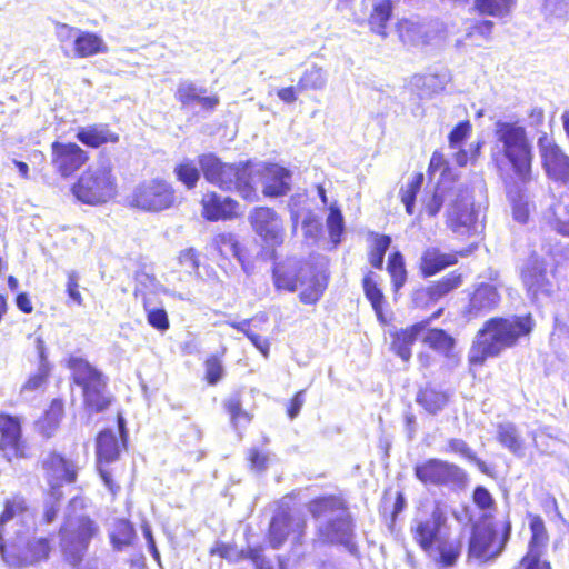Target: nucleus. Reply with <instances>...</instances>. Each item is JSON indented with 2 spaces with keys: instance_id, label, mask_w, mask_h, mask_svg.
<instances>
[{
  "instance_id": "30",
  "label": "nucleus",
  "mask_w": 569,
  "mask_h": 569,
  "mask_svg": "<svg viewBox=\"0 0 569 569\" xmlns=\"http://www.w3.org/2000/svg\"><path fill=\"white\" fill-rule=\"evenodd\" d=\"M76 138L84 146L99 148L107 142H117L119 137L107 126H88L79 128Z\"/></svg>"
},
{
  "instance_id": "32",
  "label": "nucleus",
  "mask_w": 569,
  "mask_h": 569,
  "mask_svg": "<svg viewBox=\"0 0 569 569\" xmlns=\"http://www.w3.org/2000/svg\"><path fill=\"white\" fill-rule=\"evenodd\" d=\"M462 187V184L449 187L445 181L439 182L432 194L425 202L427 213L435 217L440 211L445 201H449V204L452 203V200Z\"/></svg>"
},
{
  "instance_id": "37",
  "label": "nucleus",
  "mask_w": 569,
  "mask_h": 569,
  "mask_svg": "<svg viewBox=\"0 0 569 569\" xmlns=\"http://www.w3.org/2000/svg\"><path fill=\"white\" fill-rule=\"evenodd\" d=\"M423 342L445 357H449L455 347V339L442 329H426Z\"/></svg>"
},
{
  "instance_id": "50",
  "label": "nucleus",
  "mask_w": 569,
  "mask_h": 569,
  "mask_svg": "<svg viewBox=\"0 0 569 569\" xmlns=\"http://www.w3.org/2000/svg\"><path fill=\"white\" fill-rule=\"evenodd\" d=\"M461 282V274L452 272L429 286L427 288V295L431 300H438L449 293L451 290L458 288Z\"/></svg>"
},
{
  "instance_id": "16",
  "label": "nucleus",
  "mask_w": 569,
  "mask_h": 569,
  "mask_svg": "<svg viewBox=\"0 0 569 569\" xmlns=\"http://www.w3.org/2000/svg\"><path fill=\"white\" fill-rule=\"evenodd\" d=\"M97 458L98 470L106 487L114 495L119 490V486L112 479L110 470L103 467L104 463H111L119 458L121 445L116 431L106 429L97 437Z\"/></svg>"
},
{
  "instance_id": "39",
  "label": "nucleus",
  "mask_w": 569,
  "mask_h": 569,
  "mask_svg": "<svg viewBox=\"0 0 569 569\" xmlns=\"http://www.w3.org/2000/svg\"><path fill=\"white\" fill-rule=\"evenodd\" d=\"M327 72L322 68L312 64L303 71L297 83V90L298 92L322 90L327 84Z\"/></svg>"
},
{
  "instance_id": "10",
  "label": "nucleus",
  "mask_w": 569,
  "mask_h": 569,
  "mask_svg": "<svg viewBox=\"0 0 569 569\" xmlns=\"http://www.w3.org/2000/svg\"><path fill=\"white\" fill-rule=\"evenodd\" d=\"M416 478L423 485L448 486L466 482V473L448 461L430 458L415 467Z\"/></svg>"
},
{
  "instance_id": "14",
  "label": "nucleus",
  "mask_w": 569,
  "mask_h": 569,
  "mask_svg": "<svg viewBox=\"0 0 569 569\" xmlns=\"http://www.w3.org/2000/svg\"><path fill=\"white\" fill-rule=\"evenodd\" d=\"M475 224L473 197L468 187H462L449 204L448 226L455 233L463 236L475 230Z\"/></svg>"
},
{
  "instance_id": "40",
  "label": "nucleus",
  "mask_w": 569,
  "mask_h": 569,
  "mask_svg": "<svg viewBox=\"0 0 569 569\" xmlns=\"http://www.w3.org/2000/svg\"><path fill=\"white\" fill-rule=\"evenodd\" d=\"M109 536L113 549L121 551L123 548L132 543L136 537V531L130 521L119 519L114 522Z\"/></svg>"
},
{
  "instance_id": "54",
  "label": "nucleus",
  "mask_w": 569,
  "mask_h": 569,
  "mask_svg": "<svg viewBox=\"0 0 569 569\" xmlns=\"http://www.w3.org/2000/svg\"><path fill=\"white\" fill-rule=\"evenodd\" d=\"M363 290L366 297L371 302L373 310L378 316H380L382 310L383 295L378 288L371 272L363 278Z\"/></svg>"
},
{
  "instance_id": "20",
  "label": "nucleus",
  "mask_w": 569,
  "mask_h": 569,
  "mask_svg": "<svg viewBox=\"0 0 569 569\" xmlns=\"http://www.w3.org/2000/svg\"><path fill=\"white\" fill-rule=\"evenodd\" d=\"M176 99L182 108L192 109L198 106L204 111L214 110L220 102L217 96H207L206 88L199 87L189 80L179 83Z\"/></svg>"
},
{
  "instance_id": "19",
  "label": "nucleus",
  "mask_w": 569,
  "mask_h": 569,
  "mask_svg": "<svg viewBox=\"0 0 569 569\" xmlns=\"http://www.w3.org/2000/svg\"><path fill=\"white\" fill-rule=\"evenodd\" d=\"M42 467L51 490H53V487L60 489L59 487L63 482L70 483L76 480V465L56 452H49L43 457Z\"/></svg>"
},
{
  "instance_id": "22",
  "label": "nucleus",
  "mask_w": 569,
  "mask_h": 569,
  "mask_svg": "<svg viewBox=\"0 0 569 569\" xmlns=\"http://www.w3.org/2000/svg\"><path fill=\"white\" fill-rule=\"evenodd\" d=\"M68 366L72 372L74 383L81 387L82 392L108 382L107 377L101 371L81 357H70Z\"/></svg>"
},
{
  "instance_id": "62",
  "label": "nucleus",
  "mask_w": 569,
  "mask_h": 569,
  "mask_svg": "<svg viewBox=\"0 0 569 569\" xmlns=\"http://www.w3.org/2000/svg\"><path fill=\"white\" fill-rule=\"evenodd\" d=\"M204 367L208 383L216 385L222 378L224 372L221 360L216 356H211L206 360Z\"/></svg>"
},
{
  "instance_id": "5",
  "label": "nucleus",
  "mask_w": 569,
  "mask_h": 569,
  "mask_svg": "<svg viewBox=\"0 0 569 569\" xmlns=\"http://www.w3.org/2000/svg\"><path fill=\"white\" fill-rule=\"evenodd\" d=\"M198 164L204 179L211 184L224 191H236L248 201L257 199L249 162L226 163L214 153H203L199 156Z\"/></svg>"
},
{
  "instance_id": "17",
  "label": "nucleus",
  "mask_w": 569,
  "mask_h": 569,
  "mask_svg": "<svg viewBox=\"0 0 569 569\" xmlns=\"http://www.w3.org/2000/svg\"><path fill=\"white\" fill-rule=\"evenodd\" d=\"M249 219L253 230L267 244L276 247L282 243V222L274 210L263 207L256 208Z\"/></svg>"
},
{
  "instance_id": "25",
  "label": "nucleus",
  "mask_w": 569,
  "mask_h": 569,
  "mask_svg": "<svg viewBox=\"0 0 569 569\" xmlns=\"http://www.w3.org/2000/svg\"><path fill=\"white\" fill-rule=\"evenodd\" d=\"M429 320L417 322L406 329H401L393 335L391 343L392 351L400 357L405 362H408L411 358V347L418 339V337L425 332Z\"/></svg>"
},
{
  "instance_id": "57",
  "label": "nucleus",
  "mask_w": 569,
  "mask_h": 569,
  "mask_svg": "<svg viewBox=\"0 0 569 569\" xmlns=\"http://www.w3.org/2000/svg\"><path fill=\"white\" fill-rule=\"evenodd\" d=\"M327 227L329 236L333 246L340 243V238L345 229L343 217L338 208H330L329 216L327 218Z\"/></svg>"
},
{
  "instance_id": "59",
  "label": "nucleus",
  "mask_w": 569,
  "mask_h": 569,
  "mask_svg": "<svg viewBox=\"0 0 569 569\" xmlns=\"http://www.w3.org/2000/svg\"><path fill=\"white\" fill-rule=\"evenodd\" d=\"M62 497V492L60 489L54 488L49 493V497L47 498L44 502V512H43V519L47 523H51L57 518V515L59 512L60 507V499Z\"/></svg>"
},
{
  "instance_id": "49",
  "label": "nucleus",
  "mask_w": 569,
  "mask_h": 569,
  "mask_svg": "<svg viewBox=\"0 0 569 569\" xmlns=\"http://www.w3.org/2000/svg\"><path fill=\"white\" fill-rule=\"evenodd\" d=\"M247 460L251 471L256 473L264 472L274 460V455L268 449L251 447L247 451Z\"/></svg>"
},
{
  "instance_id": "15",
  "label": "nucleus",
  "mask_w": 569,
  "mask_h": 569,
  "mask_svg": "<svg viewBox=\"0 0 569 569\" xmlns=\"http://www.w3.org/2000/svg\"><path fill=\"white\" fill-rule=\"evenodd\" d=\"M88 160V152L77 143L54 141L51 144V166L63 178L72 176Z\"/></svg>"
},
{
  "instance_id": "8",
  "label": "nucleus",
  "mask_w": 569,
  "mask_h": 569,
  "mask_svg": "<svg viewBox=\"0 0 569 569\" xmlns=\"http://www.w3.org/2000/svg\"><path fill=\"white\" fill-rule=\"evenodd\" d=\"M511 533V523L507 521L503 533L498 539V532L493 523L487 519L480 520L472 526L469 539L468 557L481 563L493 561L503 551Z\"/></svg>"
},
{
  "instance_id": "35",
  "label": "nucleus",
  "mask_w": 569,
  "mask_h": 569,
  "mask_svg": "<svg viewBox=\"0 0 569 569\" xmlns=\"http://www.w3.org/2000/svg\"><path fill=\"white\" fill-rule=\"evenodd\" d=\"M416 401L430 415H437L448 403V395L432 387H426L418 392Z\"/></svg>"
},
{
  "instance_id": "2",
  "label": "nucleus",
  "mask_w": 569,
  "mask_h": 569,
  "mask_svg": "<svg viewBox=\"0 0 569 569\" xmlns=\"http://www.w3.org/2000/svg\"><path fill=\"white\" fill-rule=\"evenodd\" d=\"M533 326L530 315L487 320L469 351V362L482 366L487 358L498 357L506 349L515 347L521 338L528 337Z\"/></svg>"
},
{
  "instance_id": "24",
  "label": "nucleus",
  "mask_w": 569,
  "mask_h": 569,
  "mask_svg": "<svg viewBox=\"0 0 569 569\" xmlns=\"http://www.w3.org/2000/svg\"><path fill=\"white\" fill-rule=\"evenodd\" d=\"M500 302L497 288L490 283H481L472 293L467 309L470 318L480 317L493 310Z\"/></svg>"
},
{
  "instance_id": "13",
  "label": "nucleus",
  "mask_w": 569,
  "mask_h": 569,
  "mask_svg": "<svg viewBox=\"0 0 569 569\" xmlns=\"http://www.w3.org/2000/svg\"><path fill=\"white\" fill-rule=\"evenodd\" d=\"M306 519L302 515L279 510L271 519L268 540L273 549H279L288 537L299 542L305 535Z\"/></svg>"
},
{
  "instance_id": "61",
  "label": "nucleus",
  "mask_w": 569,
  "mask_h": 569,
  "mask_svg": "<svg viewBox=\"0 0 569 569\" xmlns=\"http://www.w3.org/2000/svg\"><path fill=\"white\" fill-rule=\"evenodd\" d=\"M302 230L305 238L315 243L321 234L322 224L312 213H308L302 220Z\"/></svg>"
},
{
  "instance_id": "38",
  "label": "nucleus",
  "mask_w": 569,
  "mask_h": 569,
  "mask_svg": "<svg viewBox=\"0 0 569 569\" xmlns=\"http://www.w3.org/2000/svg\"><path fill=\"white\" fill-rule=\"evenodd\" d=\"M307 276H310L308 282L305 281L306 286L299 297L301 302L306 305H312L316 303L321 296L323 295V291L327 288V276L326 274H319L313 273L311 270V273H307Z\"/></svg>"
},
{
  "instance_id": "52",
  "label": "nucleus",
  "mask_w": 569,
  "mask_h": 569,
  "mask_svg": "<svg viewBox=\"0 0 569 569\" xmlns=\"http://www.w3.org/2000/svg\"><path fill=\"white\" fill-rule=\"evenodd\" d=\"M388 271L391 276L395 291H398L407 280L403 257L400 252H395L389 257Z\"/></svg>"
},
{
  "instance_id": "6",
  "label": "nucleus",
  "mask_w": 569,
  "mask_h": 569,
  "mask_svg": "<svg viewBox=\"0 0 569 569\" xmlns=\"http://www.w3.org/2000/svg\"><path fill=\"white\" fill-rule=\"evenodd\" d=\"M100 532L99 525L90 517L68 516L59 531L60 547L64 559L79 569L93 538Z\"/></svg>"
},
{
  "instance_id": "56",
  "label": "nucleus",
  "mask_w": 569,
  "mask_h": 569,
  "mask_svg": "<svg viewBox=\"0 0 569 569\" xmlns=\"http://www.w3.org/2000/svg\"><path fill=\"white\" fill-rule=\"evenodd\" d=\"M159 288L160 283L153 276L144 272L137 274L134 295L136 297L140 296L142 298V303L144 302V298H148V295L157 293Z\"/></svg>"
},
{
  "instance_id": "60",
  "label": "nucleus",
  "mask_w": 569,
  "mask_h": 569,
  "mask_svg": "<svg viewBox=\"0 0 569 569\" xmlns=\"http://www.w3.org/2000/svg\"><path fill=\"white\" fill-rule=\"evenodd\" d=\"M54 32L58 41L61 43V48L63 50L64 56H70V53L66 50V43L72 41V43L74 44V39H77L80 29L71 27L67 23L57 22Z\"/></svg>"
},
{
  "instance_id": "45",
  "label": "nucleus",
  "mask_w": 569,
  "mask_h": 569,
  "mask_svg": "<svg viewBox=\"0 0 569 569\" xmlns=\"http://www.w3.org/2000/svg\"><path fill=\"white\" fill-rule=\"evenodd\" d=\"M177 179L187 188H196L200 179V170L198 164L191 159H183L174 167Z\"/></svg>"
},
{
  "instance_id": "64",
  "label": "nucleus",
  "mask_w": 569,
  "mask_h": 569,
  "mask_svg": "<svg viewBox=\"0 0 569 569\" xmlns=\"http://www.w3.org/2000/svg\"><path fill=\"white\" fill-rule=\"evenodd\" d=\"M543 553L527 552L521 559L520 565L523 569H551V565L547 560H542Z\"/></svg>"
},
{
  "instance_id": "23",
  "label": "nucleus",
  "mask_w": 569,
  "mask_h": 569,
  "mask_svg": "<svg viewBox=\"0 0 569 569\" xmlns=\"http://www.w3.org/2000/svg\"><path fill=\"white\" fill-rule=\"evenodd\" d=\"M201 203L207 220H226L237 216L238 202L230 197L208 192L203 196Z\"/></svg>"
},
{
  "instance_id": "63",
  "label": "nucleus",
  "mask_w": 569,
  "mask_h": 569,
  "mask_svg": "<svg viewBox=\"0 0 569 569\" xmlns=\"http://www.w3.org/2000/svg\"><path fill=\"white\" fill-rule=\"evenodd\" d=\"M471 131V124L469 121L459 122L449 133V147L451 149H457L460 147L462 141H465Z\"/></svg>"
},
{
  "instance_id": "31",
  "label": "nucleus",
  "mask_w": 569,
  "mask_h": 569,
  "mask_svg": "<svg viewBox=\"0 0 569 569\" xmlns=\"http://www.w3.org/2000/svg\"><path fill=\"white\" fill-rule=\"evenodd\" d=\"M307 273H311L310 268H301L297 273L295 269H286L277 266L273 269L274 286L277 289L293 292L299 284L303 287Z\"/></svg>"
},
{
  "instance_id": "26",
  "label": "nucleus",
  "mask_w": 569,
  "mask_h": 569,
  "mask_svg": "<svg viewBox=\"0 0 569 569\" xmlns=\"http://www.w3.org/2000/svg\"><path fill=\"white\" fill-rule=\"evenodd\" d=\"M457 262L455 253H443L436 247H429L421 254L419 269L423 277H431Z\"/></svg>"
},
{
  "instance_id": "27",
  "label": "nucleus",
  "mask_w": 569,
  "mask_h": 569,
  "mask_svg": "<svg viewBox=\"0 0 569 569\" xmlns=\"http://www.w3.org/2000/svg\"><path fill=\"white\" fill-rule=\"evenodd\" d=\"M291 173L278 164L266 167L263 193L267 197H280L290 190Z\"/></svg>"
},
{
  "instance_id": "1",
  "label": "nucleus",
  "mask_w": 569,
  "mask_h": 569,
  "mask_svg": "<svg viewBox=\"0 0 569 569\" xmlns=\"http://www.w3.org/2000/svg\"><path fill=\"white\" fill-rule=\"evenodd\" d=\"M26 516L27 508L21 498L8 500L0 516V555L12 568L31 566L49 557L48 539H27Z\"/></svg>"
},
{
  "instance_id": "48",
  "label": "nucleus",
  "mask_w": 569,
  "mask_h": 569,
  "mask_svg": "<svg viewBox=\"0 0 569 569\" xmlns=\"http://www.w3.org/2000/svg\"><path fill=\"white\" fill-rule=\"evenodd\" d=\"M423 183V174L416 173L405 186L400 189L401 202L405 204L408 214L413 213L415 201L418 192Z\"/></svg>"
},
{
  "instance_id": "44",
  "label": "nucleus",
  "mask_w": 569,
  "mask_h": 569,
  "mask_svg": "<svg viewBox=\"0 0 569 569\" xmlns=\"http://www.w3.org/2000/svg\"><path fill=\"white\" fill-rule=\"evenodd\" d=\"M412 84L419 90L420 98H430L443 90L445 81L437 74L415 76Z\"/></svg>"
},
{
  "instance_id": "41",
  "label": "nucleus",
  "mask_w": 569,
  "mask_h": 569,
  "mask_svg": "<svg viewBox=\"0 0 569 569\" xmlns=\"http://www.w3.org/2000/svg\"><path fill=\"white\" fill-rule=\"evenodd\" d=\"M216 243L222 254H231L241 263L243 271L249 274L250 266L246 262L242 247L232 233H221L217 237Z\"/></svg>"
},
{
  "instance_id": "46",
  "label": "nucleus",
  "mask_w": 569,
  "mask_h": 569,
  "mask_svg": "<svg viewBox=\"0 0 569 569\" xmlns=\"http://www.w3.org/2000/svg\"><path fill=\"white\" fill-rule=\"evenodd\" d=\"M498 441L512 453L522 449V440L512 423H500L497 431Z\"/></svg>"
},
{
  "instance_id": "34",
  "label": "nucleus",
  "mask_w": 569,
  "mask_h": 569,
  "mask_svg": "<svg viewBox=\"0 0 569 569\" xmlns=\"http://www.w3.org/2000/svg\"><path fill=\"white\" fill-rule=\"evenodd\" d=\"M529 529L531 538L528 543L527 552L543 553L549 542V535L545 525L543 519L537 515H528Z\"/></svg>"
},
{
  "instance_id": "4",
  "label": "nucleus",
  "mask_w": 569,
  "mask_h": 569,
  "mask_svg": "<svg viewBox=\"0 0 569 569\" xmlns=\"http://www.w3.org/2000/svg\"><path fill=\"white\" fill-rule=\"evenodd\" d=\"M493 137L492 158L496 161L499 157L505 158L520 181H529L533 156L526 129L517 123L499 120L495 123Z\"/></svg>"
},
{
  "instance_id": "29",
  "label": "nucleus",
  "mask_w": 569,
  "mask_h": 569,
  "mask_svg": "<svg viewBox=\"0 0 569 569\" xmlns=\"http://www.w3.org/2000/svg\"><path fill=\"white\" fill-rule=\"evenodd\" d=\"M107 52L108 46L100 36L80 29L74 39L73 57L82 59Z\"/></svg>"
},
{
  "instance_id": "7",
  "label": "nucleus",
  "mask_w": 569,
  "mask_h": 569,
  "mask_svg": "<svg viewBox=\"0 0 569 569\" xmlns=\"http://www.w3.org/2000/svg\"><path fill=\"white\" fill-rule=\"evenodd\" d=\"M116 187L110 164L102 163L83 171L71 190L79 201L97 206L109 201L116 194Z\"/></svg>"
},
{
  "instance_id": "36",
  "label": "nucleus",
  "mask_w": 569,
  "mask_h": 569,
  "mask_svg": "<svg viewBox=\"0 0 569 569\" xmlns=\"http://www.w3.org/2000/svg\"><path fill=\"white\" fill-rule=\"evenodd\" d=\"M392 14V1L379 0L375 3L369 18V24L373 32L381 37H387L386 28Z\"/></svg>"
},
{
  "instance_id": "9",
  "label": "nucleus",
  "mask_w": 569,
  "mask_h": 569,
  "mask_svg": "<svg viewBox=\"0 0 569 569\" xmlns=\"http://www.w3.org/2000/svg\"><path fill=\"white\" fill-rule=\"evenodd\" d=\"M174 202V191L164 180H150L138 186L132 193V206L146 211H162Z\"/></svg>"
},
{
  "instance_id": "42",
  "label": "nucleus",
  "mask_w": 569,
  "mask_h": 569,
  "mask_svg": "<svg viewBox=\"0 0 569 569\" xmlns=\"http://www.w3.org/2000/svg\"><path fill=\"white\" fill-rule=\"evenodd\" d=\"M37 348L40 353L41 365L39 366L38 371L34 375H32L21 387L20 393L23 397H27L28 393L30 392L41 389L47 381L48 367L44 361V345L41 338H37Z\"/></svg>"
},
{
  "instance_id": "53",
  "label": "nucleus",
  "mask_w": 569,
  "mask_h": 569,
  "mask_svg": "<svg viewBox=\"0 0 569 569\" xmlns=\"http://www.w3.org/2000/svg\"><path fill=\"white\" fill-rule=\"evenodd\" d=\"M143 308L147 312L148 323L159 331H166L169 328V319L163 308H152L149 298H144Z\"/></svg>"
},
{
  "instance_id": "28",
  "label": "nucleus",
  "mask_w": 569,
  "mask_h": 569,
  "mask_svg": "<svg viewBox=\"0 0 569 569\" xmlns=\"http://www.w3.org/2000/svg\"><path fill=\"white\" fill-rule=\"evenodd\" d=\"M397 32L405 44H426L430 40V29L417 19H402L397 24Z\"/></svg>"
},
{
  "instance_id": "18",
  "label": "nucleus",
  "mask_w": 569,
  "mask_h": 569,
  "mask_svg": "<svg viewBox=\"0 0 569 569\" xmlns=\"http://www.w3.org/2000/svg\"><path fill=\"white\" fill-rule=\"evenodd\" d=\"M521 279L531 299L539 295H549L551 283L547 278L546 263L542 258L531 254L521 270Z\"/></svg>"
},
{
  "instance_id": "51",
  "label": "nucleus",
  "mask_w": 569,
  "mask_h": 569,
  "mask_svg": "<svg viewBox=\"0 0 569 569\" xmlns=\"http://www.w3.org/2000/svg\"><path fill=\"white\" fill-rule=\"evenodd\" d=\"M62 403L58 400L52 401L50 409L44 415V418L38 422V428L46 437H50L57 429L62 417Z\"/></svg>"
},
{
  "instance_id": "12",
  "label": "nucleus",
  "mask_w": 569,
  "mask_h": 569,
  "mask_svg": "<svg viewBox=\"0 0 569 569\" xmlns=\"http://www.w3.org/2000/svg\"><path fill=\"white\" fill-rule=\"evenodd\" d=\"M542 167L551 180L562 186L569 182V156L547 133L538 139Z\"/></svg>"
},
{
  "instance_id": "21",
  "label": "nucleus",
  "mask_w": 569,
  "mask_h": 569,
  "mask_svg": "<svg viewBox=\"0 0 569 569\" xmlns=\"http://www.w3.org/2000/svg\"><path fill=\"white\" fill-rule=\"evenodd\" d=\"M20 437L19 420L10 415H0V452L7 460L22 455Z\"/></svg>"
},
{
  "instance_id": "3",
  "label": "nucleus",
  "mask_w": 569,
  "mask_h": 569,
  "mask_svg": "<svg viewBox=\"0 0 569 569\" xmlns=\"http://www.w3.org/2000/svg\"><path fill=\"white\" fill-rule=\"evenodd\" d=\"M308 511L317 521L318 537L326 543L342 546L351 555L358 552L351 516L343 500L328 496L309 502Z\"/></svg>"
},
{
  "instance_id": "58",
  "label": "nucleus",
  "mask_w": 569,
  "mask_h": 569,
  "mask_svg": "<svg viewBox=\"0 0 569 569\" xmlns=\"http://www.w3.org/2000/svg\"><path fill=\"white\" fill-rule=\"evenodd\" d=\"M390 243L391 239L388 236H379L375 239L373 247L369 257L370 263L373 268H382L385 254Z\"/></svg>"
},
{
  "instance_id": "43",
  "label": "nucleus",
  "mask_w": 569,
  "mask_h": 569,
  "mask_svg": "<svg viewBox=\"0 0 569 569\" xmlns=\"http://www.w3.org/2000/svg\"><path fill=\"white\" fill-rule=\"evenodd\" d=\"M515 4V0H475V9L485 16L503 18L508 16Z\"/></svg>"
},
{
  "instance_id": "11",
  "label": "nucleus",
  "mask_w": 569,
  "mask_h": 569,
  "mask_svg": "<svg viewBox=\"0 0 569 569\" xmlns=\"http://www.w3.org/2000/svg\"><path fill=\"white\" fill-rule=\"evenodd\" d=\"M446 522V512L438 505L432 508L430 513H419L411 523L413 540L425 551H430L435 543L440 542Z\"/></svg>"
},
{
  "instance_id": "33",
  "label": "nucleus",
  "mask_w": 569,
  "mask_h": 569,
  "mask_svg": "<svg viewBox=\"0 0 569 569\" xmlns=\"http://www.w3.org/2000/svg\"><path fill=\"white\" fill-rule=\"evenodd\" d=\"M82 393L86 410L90 415L103 412L109 408L113 400L111 393L108 390V382L103 383L102 386L88 389Z\"/></svg>"
},
{
  "instance_id": "47",
  "label": "nucleus",
  "mask_w": 569,
  "mask_h": 569,
  "mask_svg": "<svg viewBox=\"0 0 569 569\" xmlns=\"http://www.w3.org/2000/svg\"><path fill=\"white\" fill-rule=\"evenodd\" d=\"M224 409L230 415L232 425L238 427H244L251 421V416L249 412L243 410L242 402L239 393H234L230 396L224 401Z\"/></svg>"
},
{
  "instance_id": "55",
  "label": "nucleus",
  "mask_w": 569,
  "mask_h": 569,
  "mask_svg": "<svg viewBox=\"0 0 569 569\" xmlns=\"http://www.w3.org/2000/svg\"><path fill=\"white\" fill-rule=\"evenodd\" d=\"M565 212V207L560 203L550 207L547 212V220L550 227L558 233L569 237V219H565L561 214Z\"/></svg>"
}]
</instances>
